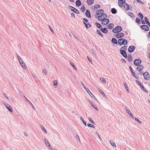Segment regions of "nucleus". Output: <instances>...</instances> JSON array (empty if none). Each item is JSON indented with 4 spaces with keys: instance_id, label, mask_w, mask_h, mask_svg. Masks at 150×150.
Instances as JSON below:
<instances>
[{
    "instance_id": "obj_1",
    "label": "nucleus",
    "mask_w": 150,
    "mask_h": 150,
    "mask_svg": "<svg viewBox=\"0 0 150 150\" xmlns=\"http://www.w3.org/2000/svg\"><path fill=\"white\" fill-rule=\"evenodd\" d=\"M118 44L120 45H124L125 46L127 44L128 42L127 40L123 38H120L118 40Z\"/></svg>"
},
{
    "instance_id": "obj_2",
    "label": "nucleus",
    "mask_w": 150,
    "mask_h": 150,
    "mask_svg": "<svg viewBox=\"0 0 150 150\" xmlns=\"http://www.w3.org/2000/svg\"><path fill=\"white\" fill-rule=\"evenodd\" d=\"M16 55L18 58L19 63L21 65L24 69H26V66L24 62H23V59L21 58V57L19 56L17 53H16Z\"/></svg>"
},
{
    "instance_id": "obj_3",
    "label": "nucleus",
    "mask_w": 150,
    "mask_h": 150,
    "mask_svg": "<svg viewBox=\"0 0 150 150\" xmlns=\"http://www.w3.org/2000/svg\"><path fill=\"white\" fill-rule=\"evenodd\" d=\"M122 30V28L120 26H117L113 29L112 31L113 33H116L121 31Z\"/></svg>"
},
{
    "instance_id": "obj_4",
    "label": "nucleus",
    "mask_w": 150,
    "mask_h": 150,
    "mask_svg": "<svg viewBox=\"0 0 150 150\" xmlns=\"http://www.w3.org/2000/svg\"><path fill=\"white\" fill-rule=\"evenodd\" d=\"M83 23L84 24L85 27L86 28L88 29L89 27L90 28L91 27V25L89 23H88V24H87L86 23L88 22V20L87 19L84 18H83Z\"/></svg>"
},
{
    "instance_id": "obj_5",
    "label": "nucleus",
    "mask_w": 150,
    "mask_h": 150,
    "mask_svg": "<svg viewBox=\"0 0 150 150\" xmlns=\"http://www.w3.org/2000/svg\"><path fill=\"white\" fill-rule=\"evenodd\" d=\"M142 62L141 60L139 59H135L133 62V63L135 66H139L140 65V64Z\"/></svg>"
},
{
    "instance_id": "obj_6",
    "label": "nucleus",
    "mask_w": 150,
    "mask_h": 150,
    "mask_svg": "<svg viewBox=\"0 0 150 150\" xmlns=\"http://www.w3.org/2000/svg\"><path fill=\"white\" fill-rule=\"evenodd\" d=\"M123 4H124L123 7L125 10L127 11L128 10L132 11V9H130L129 7V5L127 3L125 2V0H123Z\"/></svg>"
},
{
    "instance_id": "obj_7",
    "label": "nucleus",
    "mask_w": 150,
    "mask_h": 150,
    "mask_svg": "<svg viewBox=\"0 0 150 150\" xmlns=\"http://www.w3.org/2000/svg\"><path fill=\"white\" fill-rule=\"evenodd\" d=\"M69 9H71V11L74 12L78 14L80 13L79 11L74 7L71 6H69Z\"/></svg>"
},
{
    "instance_id": "obj_8",
    "label": "nucleus",
    "mask_w": 150,
    "mask_h": 150,
    "mask_svg": "<svg viewBox=\"0 0 150 150\" xmlns=\"http://www.w3.org/2000/svg\"><path fill=\"white\" fill-rule=\"evenodd\" d=\"M144 79L146 80H148L150 79V76L149 73L146 71L143 74Z\"/></svg>"
},
{
    "instance_id": "obj_9",
    "label": "nucleus",
    "mask_w": 150,
    "mask_h": 150,
    "mask_svg": "<svg viewBox=\"0 0 150 150\" xmlns=\"http://www.w3.org/2000/svg\"><path fill=\"white\" fill-rule=\"evenodd\" d=\"M124 36V34L122 33H118L115 35V37L117 38H122Z\"/></svg>"
},
{
    "instance_id": "obj_10",
    "label": "nucleus",
    "mask_w": 150,
    "mask_h": 150,
    "mask_svg": "<svg viewBox=\"0 0 150 150\" xmlns=\"http://www.w3.org/2000/svg\"><path fill=\"white\" fill-rule=\"evenodd\" d=\"M120 53L125 58H127V55L126 51L124 50H120Z\"/></svg>"
},
{
    "instance_id": "obj_11",
    "label": "nucleus",
    "mask_w": 150,
    "mask_h": 150,
    "mask_svg": "<svg viewBox=\"0 0 150 150\" xmlns=\"http://www.w3.org/2000/svg\"><path fill=\"white\" fill-rule=\"evenodd\" d=\"M101 22L102 24L106 25L109 23V20L108 18H103Z\"/></svg>"
},
{
    "instance_id": "obj_12",
    "label": "nucleus",
    "mask_w": 150,
    "mask_h": 150,
    "mask_svg": "<svg viewBox=\"0 0 150 150\" xmlns=\"http://www.w3.org/2000/svg\"><path fill=\"white\" fill-rule=\"evenodd\" d=\"M135 47L134 46L131 45L129 47L128 49V52L130 53H132L134 51Z\"/></svg>"
},
{
    "instance_id": "obj_13",
    "label": "nucleus",
    "mask_w": 150,
    "mask_h": 150,
    "mask_svg": "<svg viewBox=\"0 0 150 150\" xmlns=\"http://www.w3.org/2000/svg\"><path fill=\"white\" fill-rule=\"evenodd\" d=\"M4 105L6 107L8 110L11 112H12L13 111V109L11 106L9 104L6 103H4Z\"/></svg>"
},
{
    "instance_id": "obj_14",
    "label": "nucleus",
    "mask_w": 150,
    "mask_h": 150,
    "mask_svg": "<svg viewBox=\"0 0 150 150\" xmlns=\"http://www.w3.org/2000/svg\"><path fill=\"white\" fill-rule=\"evenodd\" d=\"M86 91L92 98L93 99H94L95 100H97L95 96L88 89H87V90H86Z\"/></svg>"
},
{
    "instance_id": "obj_15",
    "label": "nucleus",
    "mask_w": 150,
    "mask_h": 150,
    "mask_svg": "<svg viewBox=\"0 0 150 150\" xmlns=\"http://www.w3.org/2000/svg\"><path fill=\"white\" fill-rule=\"evenodd\" d=\"M140 28H142V30H144L145 31H148L149 30L148 26L145 25H141Z\"/></svg>"
},
{
    "instance_id": "obj_16",
    "label": "nucleus",
    "mask_w": 150,
    "mask_h": 150,
    "mask_svg": "<svg viewBox=\"0 0 150 150\" xmlns=\"http://www.w3.org/2000/svg\"><path fill=\"white\" fill-rule=\"evenodd\" d=\"M125 109L127 112L130 115L131 117L134 118L133 115L131 112L128 109H127L126 107H125Z\"/></svg>"
},
{
    "instance_id": "obj_17",
    "label": "nucleus",
    "mask_w": 150,
    "mask_h": 150,
    "mask_svg": "<svg viewBox=\"0 0 150 150\" xmlns=\"http://www.w3.org/2000/svg\"><path fill=\"white\" fill-rule=\"evenodd\" d=\"M44 140L46 145L49 147V149L51 150H52V148L50 145L48 141L45 139H44Z\"/></svg>"
},
{
    "instance_id": "obj_18",
    "label": "nucleus",
    "mask_w": 150,
    "mask_h": 150,
    "mask_svg": "<svg viewBox=\"0 0 150 150\" xmlns=\"http://www.w3.org/2000/svg\"><path fill=\"white\" fill-rule=\"evenodd\" d=\"M88 101L90 103L92 107L96 110L98 111V108H97L96 106V105H94L93 103L91 100H89Z\"/></svg>"
},
{
    "instance_id": "obj_19",
    "label": "nucleus",
    "mask_w": 150,
    "mask_h": 150,
    "mask_svg": "<svg viewBox=\"0 0 150 150\" xmlns=\"http://www.w3.org/2000/svg\"><path fill=\"white\" fill-rule=\"evenodd\" d=\"M85 15H86V16L88 18H90L91 17L90 12V11L88 10H86Z\"/></svg>"
},
{
    "instance_id": "obj_20",
    "label": "nucleus",
    "mask_w": 150,
    "mask_h": 150,
    "mask_svg": "<svg viewBox=\"0 0 150 150\" xmlns=\"http://www.w3.org/2000/svg\"><path fill=\"white\" fill-rule=\"evenodd\" d=\"M144 67L142 65H139L137 67V69L138 70L139 72L143 70Z\"/></svg>"
},
{
    "instance_id": "obj_21",
    "label": "nucleus",
    "mask_w": 150,
    "mask_h": 150,
    "mask_svg": "<svg viewBox=\"0 0 150 150\" xmlns=\"http://www.w3.org/2000/svg\"><path fill=\"white\" fill-rule=\"evenodd\" d=\"M94 2V0H87L86 2L87 4L90 5H92L93 4Z\"/></svg>"
},
{
    "instance_id": "obj_22",
    "label": "nucleus",
    "mask_w": 150,
    "mask_h": 150,
    "mask_svg": "<svg viewBox=\"0 0 150 150\" xmlns=\"http://www.w3.org/2000/svg\"><path fill=\"white\" fill-rule=\"evenodd\" d=\"M144 19L145 21V23L149 27H150V23L149 22L148 20L146 17H145Z\"/></svg>"
},
{
    "instance_id": "obj_23",
    "label": "nucleus",
    "mask_w": 150,
    "mask_h": 150,
    "mask_svg": "<svg viewBox=\"0 0 150 150\" xmlns=\"http://www.w3.org/2000/svg\"><path fill=\"white\" fill-rule=\"evenodd\" d=\"M98 12H97L96 14L97 15L101 14L104 12V10L102 9H99L97 11Z\"/></svg>"
},
{
    "instance_id": "obj_24",
    "label": "nucleus",
    "mask_w": 150,
    "mask_h": 150,
    "mask_svg": "<svg viewBox=\"0 0 150 150\" xmlns=\"http://www.w3.org/2000/svg\"><path fill=\"white\" fill-rule=\"evenodd\" d=\"M101 31L104 33H106L108 32V30L106 28H101L100 29Z\"/></svg>"
},
{
    "instance_id": "obj_25",
    "label": "nucleus",
    "mask_w": 150,
    "mask_h": 150,
    "mask_svg": "<svg viewBox=\"0 0 150 150\" xmlns=\"http://www.w3.org/2000/svg\"><path fill=\"white\" fill-rule=\"evenodd\" d=\"M111 42L112 43L115 44H117L118 43V42L115 38H112L111 40Z\"/></svg>"
},
{
    "instance_id": "obj_26",
    "label": "nucleus",
    "mask_w": 150,
    "mask_h": 150,
    "mask_svg": "<svg viewBox=\"0 0 150 150\" xmlns=\"http://www.w3.org/2000/svg\"><path fill=\"white\" fill-rule=\"evenodd\" d=\"M108 28L110 29V30H112V29L113 28H114V25L112 23H110L108 25Z\"/></svg>"
},
{
    "instance_id": "obj_27",
    "label": "nucleus",
    "mask_w": 150,
    "mask_h": 150,
    "mask_svg": "<svg viewBox=\"0 0 150 150\" xmlns=\"http://www.w3.org/2000/svg\"><path fill=\"white\" fill-rule=\"evenodd\" d=\"M76 4L77 6H79L81 5V3L80 0H77L76 2Z\"/></svg>"
},
{
    "instance_id": "obj_28",
    "label": "nucleus",
    "mask_w": 150,
    "mask_h": 150,
    "mask_svg": "<svg viewBox=\"0 0 150 150\" xmlns=\"http://www.w3.org/2000/svg\"><path fill=\"white\" fill-rule=\"evenodd\" d=\"M98 90H99V92L103 96V97L106 98V95H105V94L104 93L103 91H102V90H101V89H100L99 88H98Z\"/></svg>"
},
{
    "instance_id": "obj_29",
    "label": "nucleus",
    "mask_w": 150,
    "mask_h": 150,
    "mask_svg": "<svg viewBox=\"0 0 150 150\" xmlns=\"http://www.w3.org/2000/svg\"><path fill=\"white\" fill-rule=\"evenodd\" d=\"M128 57V60L129 62H131L132 61V58L131 56V55L130 54H129L128 55V57Z\"/></svg>"
},
{
    "instance_id": "obj_30",
    "label": "nucleus",
    "mask_w": 150,
    "mask_h": 150,
    "mask_svg": "<svg viewBox=\"0 0 150 150\" xmlns=\"http://www.w3.org/2000/svg\"><path fill=\"white\" fill-rule=\"evenodd\" d=\"M109 142L111 145L114 148L116 147V145L115 144V143L111 140H110Z\"/></svg>"
},
{
    "instance_id": "obj_31",
    "label": "nucleus",
    "mask_w": 150,
    "mask_h": 150,
    "mask_svg": "<svg viewBox=\"0 0 150 150\" xmlns=\"http://www.w3.org/2000/svg\"><path fill=\"white\" fill-rule=\"evenodd\" d=\"M97 33L101 37H103V35L102 33L100 31V30L97 29L96 30Z\"/></svg>"
},
{
    "instance_id": "obj_32",
    "label": "nucleus",
    "mask_w": 150,
    "mask_h": 150,
    "mask_svg": "<svg viewBox=\"0 0 150 150\" xmlns=\"http://www.w3.org/2000/svg\"><path fill=\"white\" fill-rule=\"evenodd\" d=\"M111 12L113 14H115L117 13L116 10L114 8H113L111 9Z\"/></svg>"
},
{
    "instance_id": "obj_33",
    "label": "nucleus",
    "mask_w": 150,
    "mask_h": 150,
    "mask_svg": "<svg viewBox=\"0 0 150 150\" xmlns=\"http://www.w3.org/2000/svg\"><path fill=\"white\" fill-rule=\"evenodd\" d=\"M95 24L98 28H100V29L102 28V26L100 24L96 22L95 23Z\"/></svg>"
},
{
    "instance_id": "obj_34",
    "label": "nucleus",
    "mask_w": 150,
    "mask_h": 150,
    "mask_svg": "<svg viewBox=\"0 0 150 150\" xmlns=\"http://www.w3.org/2000/svg\"><path fill=\"white\" fill-rule=\"evenodd\" d=\"M138 16L141 19L143 18V16L141 13H138Z\"/></svg>"
},
{
    "instance_id": "obj_35",
    "label": "nucleus",
    "mask_w": 150,
    "mask_h": 150,
    "mask_svg": "<svg viewBox=\"0 0 150 150\" xmlns=\"http://www.w3.org/2000/svg\"><path fill=\"white\" fill-rule=\"evenodd\" d=\"M40 127L42 128V131L45 132V133H47V131L46 130L45 128L42 125H41Z\"/></svg>"
},
{
    "instance_id": "obj_36",
    "label": "nucleus",
    "mask_w": 150,
    "mask_h": 150,
    "mask_svg": "<svg viewBox=\"0 0 150 150\" xmlns=\"http://www.w3.org/2000/svg\"><path fill=\"white\" fill-rule=\"evenodd\" d=\"M140 87H141V89L143 91L146 92V93H148V91L145 89L143 85H142V86H141Z\"/></svg>"
},
{
    "instance_id": "obj_37",
    "label": "nucleus",
    "mask_w": 150,
    "mask_h": 150,
    "mask_svg": "<svg viewBox=\"0 0 150 150\" xmlns=\"http://www.w3.org/2000/svg\"><path fill=\"white\" fill-rule=\"evenodd\" d=\"M133 76L136 79H139V78L136 75L135 73L133 71L132 73Z\"/></svg>"
},
{
    "instance_id": "obj_38",
    "label": "nucleus",
    "mask_w": 150,
    "mask_h": 150,
    "mask_svg": "<svg viewBox=\"0 0 150 150\" xmlns=\"http://www.w3.org/2000/svg\"><path fill=\"white\" fill-rule=\"evenodd\" d=\"M102 17H103V18H105L107 17V15L105 13H103L101 15Z\"/></svg>"
},
{
    "instance_id": "obj_39",
    "label": "nucleus",
    "mask_w": 150,
    "mask_h": 150,
    "mask_svg": "<svg viewBox=\"0 0 150 150\" xmlns=\"http://www.w3.org/2000/svg\"><path fill=\"white\" fill-rule=\"evenodd\" d=\"M70 63L71 64V65L76 70V66L74 65V64L73 62H70Z\"/></svg>"
},
{
    "instance_id": "obj_40",
    "label": "nucleus",
    "mask_w": 150,
    "mask_h": 150,
    "mask_svg": "<svg viewBox=\"0 0 150 150\" xmlns=\"http://www.w3.org/2000/svg\"><path fill=\"white\" fill-rule=\"evenodd\" d=\"M26 100L27 101V102L34 109H35L33 105V104H32V103L27 98H26Z\"/></svg>"
},
{
    "instance_id": "obj_41",
    "label": "nucleus",
    "mask_w": 150,
    "mask_h": 150,
    "mask_svg": "<svg viewBox=\"0 0 150 150\" xmlns=\"http://www.w3.org/2000/svg\"><path fill=\"white\" fill-rule=\"evenodd\" d=\"M86 10V8L84 6H82L81 8V10L82 12H84Z\"/></svg>"
},
{
    "instance_id": "obj_42",
    "label": "nucleus",
    "mask_w": 150,
    "mask_h": 150,
    "mask_svg": "<svg viewBox=\"0 0 150 150\" xmlns=\"http://www.w3.org/2000/svg\"><path fill=\"white\" fill-rule=\"evenodd\" d=\"M94 7L96 9H97V8H100V6L98 4H96L94 5Z\"/></svg>"
},
{
    "instance_id": "obj_43",
    "label": "nucleus",
    "mask_w": 150,
    "mask_h": 150,
    "mask_svg": "<svg viewBox=\"0 0 150 150\" xmlns=\"http://www.w3.org/2000/svg\"><path fill=\"white\" fill-rule=\"evenodd\" d=\"M128 15L131 18H133L134 16V14L131 12H129Z\"/></svg>"
},
{
    "instance_id": "obj_44",
    "label": "nucleus",
    "mask_w": 150,
    "mask_h": 150,
    "mask_svg": "<svg viewBox=\"0 0 150 150\" xmlns=\"http://www.w3.org/2000/svg\"><path fill=\"white\" fill-rule=\"evenodd\" d=\"M136 21L138 24L140 23V20L137 18L136 19Z\"/></svg>"
},
{
    "instance_id": "obj_45",
    "label": "nucleus",
    "mask_w": 150,
    "mask_h": 150,
    "mask_svg": "<svg viewBox=\"0 0 150 150\" xmlns=\"http://www.w3.org/2000/svg\"><path fill=\"white\" fill-rule=\"evenodd\" d=\"M88 119L90 121V122H91V123H93V124H95L94 122H93V121L92 120V118L90 117H88Z\"/></svg>"
},
{
    "instance_id": "obj_46",
    "label": "nucleus",
    "mask_w": 150,
    "mask_h": 150,
    "mask_svg": "<svg viewBox=\"0 0 150 150\" xmlns=\"http://www.w3.org/2000/svg\"><path fill=\"white\" fill-rule=\"evenodd\" d=\"M87 125L88 127H92L93 128H95V126L90 124L88 123Z\"/></svg>"
},
{
    "instance_id": "obj_47",
    "label": "nucleus",
    "mask_w": 150,
    "mask_h": 150,
    "mask_svg": "<svg viewBox=\"0 0 150 150\" xmlns=\"http://www.w3.org/2000/svg\"><path fill=\"white\" fill-rule=\"evenodd\" d=\"M100 80L101 81L104 82V83H105L106 81L104 78H103V77L100 78Z\"/></svg>"
},
{
    "instance_id": "obj_48",
    "label": "nucleus",
    "mask_w": 150,
    "mask_h": 150,
    "mask_svg": "<svg viewBox=\"0 0 150 150\" xmlns=\"http://www.w3.org/2000/svg\"><path fill=\"white\" fill-rule=\"evenodd\" d=\"M58 82L57 80H55L53 81V85L56 86H57Z\"/></svg>"
},
{
    "instance_id": "obj_49",
    "label": "nucleus",
    "mask_w": 150,
    "mask_h": 150,
    "mask_svg": "<svg viewBox=\"0 0 150 150\" xmlns=\"http://www.w3.org/2000/svg\"><path fill=\"white\" fill-rule=\"evenodd\" d=\"M134 119L136 121H137L139 123L141 124L142 123V122L141 121L139 120L137 118L135 117L134 118Z\"/></svg>"
},
{
    "instance_id": "obj_50",
    "label": "nucleus",
    "mask_w": 150,
    "mask_h": 150,
    "mask_svg": "<svg viewBox=\"0 0 150 150\" xmlns=\"http://www.w3.org/2000/svg\"><path fill=\"white\" fill-rule=\"evenodd\" d=\"M123 49H124L125 50H126L127 49V46H122L121 48L120 49L121 50H123Z\"/></svg>"
},
{
    "instance_id": "obj_51",
    "label": "nucleus",
    "mask_w": 150,
    "mask_h": 150,
    "mask_svg": "<svg viewBox=\"0 0 150 150\" xmlns=\"http://www.w3.org/2000/svg\"><path fill=\"white\" fill-rule=\"evenodd\" d=\"M123 3L118 2V5L120 7H122L123 6Z\"/></svg>"
},
{
    "instance_id": "obj_52",
    "label": "nucleus",
    "mask_w": 150,
    "mask_h": 150,
    "mask_svg": "<svg viewBox=\"0 0 150 150\" xmlns=\"http://www.w3.org/2000/svg\"><path fill=\"white\" fill-rule=\"evenodd\" d=\"M42 73L45 74L46 75L47 74V70L45 69H43L42 70Z\"/></svg>"
},
{
    "instance_id": "obj_53",
    "label": "nucleus",
    "mask_w": 150,
    "mask_h": 150,
    "mask_svg": "<svg viewBox=\"0 0 150 150\" xmlns=\"http://www.w3.org/2000/svg\"><path fill=\"white\" fill-rule=\"evenodd\" d=\"M136 1L138 3H140L141 4H142L144 5V3L142 1L140 0H136Z\"/></svg>"
},
{
    "instance_id": "obj_54",
    "label": "nucleus",
    "mask_w": 150,
    "mask_h": 150,
    "mask_svg": "<svg viewBox=\"0 0 150 150\" xmlns=\"http://www.w3.org/2000/svg\"><path fill=\"white\" fill-rule=\"evenodd\" d=\"M102 17L101 16H98V20L99 21H101L103 19H102Z\"/></svg>"
},
{
    "instance_id": "obj_55",
    "label": "nucleus",
    "mask_w": 150,
    "mask_h": 150,
    "mask_svg": "<svg viewBox=\"0 0 150 150\" xmlns=\"http://www.w3.org/2000/svg\"><path fill=\"white\" fill-rule=\"evenodd\" d=\"M81 84H82V85L84 87V89H85V90L86 91V90H87V89H88V88H86L85 86V85L82 82H81Z\"/></svg>"
},
{
    "instance_id": "obj_56",
    "label": "nucleus",
    "mask_w": 150,
    "mask_h": 150,
    "mask_svg": "<svg viewBox=\"0 0 150 150\" xmlns=\"http://www.w3.org/2000/svg\"><path fill=\"white\" fill-rule=\"evenodd\" d=\"M136 82L137 83H138V84L140 86H142V85L141 83L138 80H136Z\"/></svg>"
},
{
    "instance_id": "obj_57",
    "label": "nucleus",
    "mask_w": 150,
    "mask_h": 150,
    "mask_svg": "<svg viewBox=\"0 0 150 150\" xmlns=\"http://www.w3.org/2000/svg\"><path fill=\"white\" fill-rule=\"evenodd\" d=\"M32 75L33 78H36V79L37 78V76L35 74H34V73L32 74Z\"/></svg>"
},
{
    "instance_id": "obj_58",
    "label": "nucleus",
    "mask_w": 150,
    "mask_h": 150,
    "mask_svg": "<svg viewBox=\"0 0 150 150\" xmlns=\"http://www.w3.org/2000/svg\"><path fill=\"white\" fill-rule=\"evenodd\" d=\"M49 28H50V30H51V31L53 33H54V31H53V29L52 28L50 27V25H49Z\"/></svg>"
},
{
    "instance_id": "obj_59",
    "label": "nucleus",
    "mask_w": 150,
    "mask_h": 150,
    "mask_svg": "<svg viewBox=\"0 0 150 150\" xmlns=\"http://www.w3.org/2000/svg\"><path fill=\"white\" fill-rule=\"evenodd\" d=\"M87 58L89 61L91 63H92L91 62L92 61L91 59L89 57L87 56Z\"/></svg>"
},
{
    "instance_id": "obj_60",
    "label": "nucleus",
    "mask_w": 150,
    "mask_h": 150,
    "mask_svg": "<svg viewBox=\"0 0 150 150\" xmlns=\"http://www.w3.org/2000/svg\"><path fill=\"white\" fill-rule=\"evenodd\" d=\"M4 96L7 99H9V98H8V96H7V95H6V94L5 93H4Z\"/></svg>"
},
{
    "instance_id": "obj_61",
    "label": "nucleus",
    "mask_w": 150,
    "mask_h": 150,
    "mask_svg": "<svg viewBox=\"0 0 150 150\" xmlns=\"http://www.w3.org/2000/svg\"><path fill=\"white\" fill-rule=\"evenodd\" d=\"M129 69H130V70L131 71V73H132L133 71H134V70H133L132 68V67L130 66L129 67Z\"/></svg>"
},
{
    "instance_id": "obj_62",
    "label": "nucleus",
    "mask_w": 150,
    "mask_h": 150,
    "mask_svg": "<svg viewBox=\"0 0 150 150\" xmlns=\"http://www.w3.org/2000/svg\"><path fill=\"white\" fill-rule=\"evenodd\" d=\"M76 138L78 140L79 142H80V138H79V136L78 135H76Z\"/></svg>"
},
{
    "instance_id": "obj_63",
    "label": "nucleus",
    "mask_w": 150,
    "mask_h": 150,
    "mask_svg": "<svg viewBox=\"0 0 150 150\" xmlns=\"http://www.w3.org/2000/svg\"><path fill=\"white\" fill-rule=\"evenodd\" d=\"M124 85L125 88L126 89L128 88V86L126 83H124Z\"/></svg>"
},
{
    "instance_id": "obj_64",
    "label": "nucleus",
    "mask_w": 150,
    "mask_h": 150,
    "mask_svg": "<svg viewBox=\"0 0 150 150\" xmlns=\"http://www.w3.org/2000/svg\"><path fill=\"white\" fill-rule=\"evenodd\" d=\"M141 22L142 24H146L145 21L143 20H142Z\"/></svg>"
}]
</instances>
